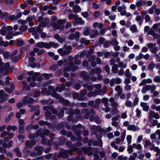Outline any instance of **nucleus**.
<instances>
[{
  "label": "nucleus",
  "mask_w": 160,
  "mask_h": 160,
  "mask_svg": "<svg viewBox=\"0 0 160 160\" xmlns=\"http://www.w3.org/2000/svg\"><path fill=\"white\" fill-rule=\"evenodd\" d=\"M49 133V130L44 127L42 128H39L36 131V134L37 136H40L42 138H43L46 136H48Z\"/></svg>",
  "instance_id": "1"
},
{
  "label": "nucleus",
  "mask_w": 160,
  "mask_h": 160,
  "mask_svg": "<svg viewBox=\"0 0 160 160\" xmlns=\"http://www.w3.org/2000/svg\"><path fill=\"white\" fill-rule=\"evenodd\" d=\"M36 46L40 48H45L47 49L50 48V46H49V42H39L37 43Z\"/></svg>",
  "instance_id": "2"
},
{
  "label": "nucleus",
  "mask_w": 160,
  "mask_h": 160,
  "mask_svg": "<svg viewBox=\"0 0 160 160\" xmlns=\"http://www.w3.org/2000/svg\"><path fill=\"white\" fill-rule=\"evenodd\" d=\"M92 148L90 147H83V151L84 153L85 154H88V155L90 156L92 155L93 153L92 151Z\"/></svg>",
  "instance_id": "3"
},
{
  "label": "nucleus",
  "mask_w": 160,
  "mask_h": 160,
  "mask_svg": "<svg viewBox=\"0 0 160 160\" xmlns=\"http://www.w3.org/2000/svg\"><path fill=\"white\" fill-rule=\"evenodd\" d=\"M80 76L83 77V79L85 81L88 80L89 78V76L85 71H82L80 73Z\"/></svg>",
  "instance_id": "4"
},
{
  "label": "nucleus",
  "mask_w": 160,
  "mask_h": 160,
  "mask_svg": "<svg viewBox=\"0 0 160 160\" xmlns=\"http://www.w3.org/2000/svg\"><path fill=\"white\" fill-rule=\"evenodd\" d=\"M67 109L66 107H63L61 109L60 112L57 113V115L59 118H61L64 116V111Z\"/></svg>",
  "instance_id": "5"
},
{
  "label": "nucleus",
  "mask_w": 160,
  "mask_h": 160,
  "mask_svg": "<svg viewBox=\"0 0 160 160\" xmlns=\"http://www.w3.org/2000/svg\"><path fill=\"white\" fill-rule=\"evenodd\" d=\"M84 23V21L82 20V18H79L73 22V25L74 26H76L78 24L83 25Z\"/></svg>",
  "instance_id": "6"
},
{
  "label": "nucleus",
  "mask_w": 160,
  "mask_h": 160,
  "mask_svg": "<svg viewBox=\"0 0 160 160\" xmlns=\"http://www.w3.org/2000/svg\"><path fill=\"white\" fill-rule=\"evenodd\" d=\"M98 141V142L96 140H94L92 142V145L94 146H98L99 147H102V140L100 138H98L97 139Z\"/></svg>",
  "instance_id": "7"
},
{
  "label": "nucleus",
  "mask_w": 160,
  "mask_h": 160,
  "mask_svg": "<svg viewBox=\"0 0 160 160\" xmlns=\"http://www.w3.org/2000/svg\"><path fill=\"white\" fill-rule=\"evenodd\" d=\"M43 149V147L39 146H37L34 148V149L37 151V154L38 156L41 155L42 154Z\"/></svg>",
  "instance_id": "8"
},
{
  "label": "nucleus",
  "mask_w": 160,
  "mask_h": 160,
  "mask_svg": "<svg viewBox=\"0 0 160 160\" xmlns=\"http://www.w3.org/2000/svg\"><path fill=\"white\" fill-rule=\"evenodd\" d=\"M92 151L95 152L93 154L94 158V160H98L99 158V156L97 154V152H98V151L97 150V148L95 147L93 148H92Z\"/></svg>",
  "instance_id": "9"
},
{
  "label": "nucleus",
  "mask_w": 160,
  "mask_h": 160,
  "mask_svg": "<svg viewBox=\"0 0 160 160\" xmlns=\"http://www.w3.org/2000/svg\"><path fill=\"white\" fill-rule=\"evenodd\" d=\"M147 103L141 102L140 103V106L143 108V110L145 112H147L149 109V106L148 105Z\"/></svg>",
  "instance_id": "10"
},
{
  "label": "nucleus",
  "mask_w": 160,
  "mask_h": 160,
  "mask_svg": "<svg viewBox=\"0 0 160 160\" xmlns=\"http://www.w3.org/2000/svg\"><path fill=\"white\" fill-rule=\"evenodd\" d=\"M72 95L73 99L77 98V100L78 101H83V100L81 99L80 95L78 93L74 92L72 93Z\"/></svg>",
  "instance_id": "11"
},
{
  "label": "nucleus",
  "mask_w": 160,
  "mask_h": 160,
  "mask_svg": "<svg viewBox=\"0 0 160 160\" xmlns=\"http://www.w3.org/2000/svg\"><path fill=\"white\" fill-rule=\"evenodd\" d=\"M115 90L118 92V96H120L122 93V88L119 85H118L116 86L115 88Z\"/></svg>",
  "instance_id": "12"
},
{
  "label": "nucleus",
  "mask_w": 160,
  "mask_h": 160,
  "mask_svg": "<svg viewBox=\"0 0 160 160\" xmlns=\"http://www.w3.org/2000/svg\"><path fill=\"white\" fill-rule=\"evenodd\" d=\"M73 11L76 13H77L80 12L81 10L80 7L78 5H75L73 7Z\"/></svg>",
  "instance_id": "13"
},
{
  "label": "nucleus",
  "mask_w": 160,
  "mask_h": 160,
  "mask_svg": "<svg viewBox=\"0 0 160 160\" xmlns=\"http://www.w3.org/2000/svg\"><path fill=\"white\" fill-rule=\"evenodd\" d=\"M52 25L56 29H60V30H62L64 28L63 26L61 27L59 25L55 22L52 23Z\"/></svg>",
  "instance_id": "14"
},
{
  "label": "nucleus",
  "mask_w": 160,
  "mask_h": 160,
  "mask_svg": "<svg viewBox=\"0 0 160 160\" xmlns=\"http://www.w3.org/2000/svg\"><path fill=\"white\" fill-rule=\"evenodd\" d=\"M16 43L18 47L22 46L24 44V42L21 40V38H18L15 40Z\"/></svg>",
  "instance_id": "15"
},
{
  "label": "nucleus",
  "mask_w": 160,
  "mask_h": 160,
  "mask_svg": "<svg viewBox=\"0 0 160 160\" xmlns=\"http://www.w3.org/2000/svg\"><path fill=\"white\" fill-rule=\"evenodd\" d=\"M128 130L134 131L137 130V128L135 125H130L128 127Z\"/></svg>",
  "instance_id": "16"
},
{
  "label": "nucleus",
  "mask_w": 160,
  "mask_h": 160,
  "mask_svg": "<svg viewBox=\"0 0 160 160\" xmlns=\"http://www.w3.org/2000/svg\"><path fill=\"white\" fill-rule=\"evenodd\" d=\"M65 139L63 137H61L59 139L58 144L62 145L65 143Z\"/></svg>",
  "instance_id": "17"
},
{
  "label": "nucleus",
  "mask_w": 160,
  "mask_h": 160,
  "mask_svg": "<svg viewBox=\"0 0 160 160\" xmlns=\"http://www.w3.org/2000/svg\"><path fill=\"white\" fill-rule=\"evenodd\" d=\"M145 1L141 0L137 2L136 3V4L137 7H141L143 4H145Z\"/></svg>",
  "instance_id": "18"
},
{
  "label": "nucleus",
  "mask_w": 160,
  "mask_h": 160,
  "mask_svg": "<svg viewBox=\"0 0 160 160\" xmlns=\"http://www.w3.org/2000/svg\"><path fill=\"white\" fill-rule=\"evenodd\" d=\"M28 26L27 25H22L19 29V30L22 32H24L28 29Z\"/></svg>",
  "instance_id": "19"
},
{
  "label": "nucleus",
  "mask_w": 160,
  "mask_h": 160,
  "mask_svg": "<svg viewBox=\"0 0 160 160\" xmlns=\"http://www.w3.org/2000/svg\"><path fill=\"white\" fill-rule=\"evenodd\" d=\"M118 66L117 64H114L112 68V71L114 73H117L118 72Z\"/></svg>",
  "instance_id": "20"
},
{
  "label": "nucleus",
  "mask_w": 160,
  "mask_h": 160,
  "mask_svg": "<svg viewBox=\"0 0 160 160\" xmlns=\"http://www.w3.org/2000/svg\"><path fill=\"white\" fill-rule=\"evenodd\" d=\"M38 108H39V106L38 105H37V106H36L35 105H29L28 106V107L29 108H31V109L30 110V112H32L34 111H35V110L37 109V107Z\"/></svg>",
  "instance_id": "21"
},
{
  "label": "nucleus",
  "mask_w": 160,
  "mask_h": 160,
  "mask_svg": "<svg viewBox=\"0 0 160 160\" xmlns=\"http://www.w3.org/2000/svg\"><path fill=\"white\" fill-rule=\"evenodd\" d=\"M21 54H19L18 56H15L13 57L12 58V59L15 63H17L18 62V59L21 58Z\"/></svg>",
  "instance_id": "22"
},
{
  "label": "nucleus",
  "mask_w": 160,
  "mask_h": 160,
  "mask_svg": "<svg viewBox=\"0 0 160 160\" xmlns=\"http://www.w3.org/2000/svg\"><path fill=\"white\" fill-rule=\"evenodd\" d=\"M49 46H50V48L52 46L54 48H58L59 46V45L58 43H56L52 42H49Z\"/></svg>",
  "instance_id": "23"
},
{
  "label": "nucleus",
  "mask_w": 160,
  "mask_h": 160,
  "mask_svg": "<svg viewBox=\"0 0 160 160\" xmlns=\"http://www.w3.org/2000/svg\"><path fill=\"white\" fill-rule=\"evenodd\" d=\"M25 130L23 126L22 125L20 126L19 128V133L21 134H23L24 133Z\"/></svg>",
  "instance_id": "24"
},
{
  "label": "nucleus",
  "mask_w": 160,
  "mask_h": 160,
  "mask_svg": "<svg viewBox=\"0 0 160 160\" xmlns=\"http://www.w3.org/2000/svg\"><path fill=\"white\" fill-rule=\"evenodd\" d=\"M82 133V131L81 129L76 130L74 132V134L77 137L80 136Z\"/></svg>",
  "instance_id": "25"
},
{
  "label": "nucleus",
  "mask_w": 160,
  "mask_h": 160,
  "mask_svg": "<svg viewBox=\"0 0 160 160\" xmlns=\"http://www.w3.org/2000/svg\"><path fill=\"white\" fill-rule=\"evenodd\" d=\"M59 50H61V51H62L61 55L62 56L67 55L69 54V51H67L66 50H63L62 48H60Z\"/></svg>",
  "instance_id": "26"
},
{
  "label": "nucleus",
  "mask_w": 160,
  "mask_h": 160,
  "mask_svg": "<svg viewBox=\"0 0 160 160\" xmlns=\"http://www.w3.org/2000/svg\"><path fill=\"white\" fill-rule=\"evenodd\" d=\"M118 67L119 68H125L127 67V64H124L123 62H121L118 63Z\"/></svg>",
  "instance_id": "27"
},
{
  "label": "nucleus",
  "mask_w": 160,
  "mask_h": 160,
  "mask_svg": "<svg viewBox=\"0 0 160 160\" xmlns=\"http://www.w3.org/2000/svg\"><path fill=\"white\" fill-rule=\"evenodd\" d=\"M6 28L5 27H2L1 30V34L3 36H5L6 32Z\"/></svg>",
  "instance_id": "28"
},
{
  "label": "nucleus",
  "mask_w": 160,
  "mask_h": 160,
  "mask_svg": "<svg viewBox=\"0 0 160 160\" xmlns=\"http://www.w3.org/2000/svg\"><path fill=\"white\" fill-rule=\"evenodd\" d=\"M119 43L116 39H115L113 40V39H112L111 41L110 42V45H112L113 46L117 45Z\"/></svg>",
  "instance_id": "29"
},
{
  "label": "nucleus",
  "mask_w": 160,
  "mask_h": 160,
  "mask_svg": "<svg viewBox=\"0 0 160 160\" xmlns=\"http://www.w3.org/2000/svg\"><path fill=\"white\" fill-rule=\"evenodd\" d=\"M51 112L48 111H46L45 112V119L46 120H48V118L51 116Z\"/></svg>",
  "instance_id": "30"
},
{
  "label": "nucleus",
  "mask_w": 160,
  "mask_h": 160,
  "mask_svg": "<svg viewBox=\"0 0 160 160\" xmlns=\"http://www.w3.org/2000/svg\"><path fill=\"white\" fill-rule=\"evenodd\" d=\"M63 48L64 49H66L67 51H69V53H70L72 49V48L71 46H67L66 45H64Z\"/></svg>",
  "instance_id": "31"
},
{
  "label": "nucleus",
  "mask_w": 160,
  "mask_h": 160,
  "mask_svg": "<svg viewBox=\"0 0 160 160\" xmlns=\"http://www.w3.org/2000/svg\"><path fill=\"white\" fill-rule=\"evenodd\" d=\"M87 93V91L86 89H83L82 91L81 92L80 94V97L81 99L84 100L83 97Z\"/></svg>",
  "instance_id": "32"
},
{
  "label": "nucleus",
  "mask_w": 160,
  "mask_h": 160,
  "mask_svg": "<svg viewBox=\"0 0 160 160\" xmlns=\"http://www.w3.org/2000/svg\"><path fill=\"white\" fill-rule=\"evenodd\" d=\"M156 66V64L154 63L153 62H151L149 65L148 67V68L149 70H152L153 68H154Z\"/></svg>",
  "instance_id": "33"
},
{
  "label": "nucleus",
  "mask_w": 160,
  "mask_h": 160,
  "mask_svg": "<svg viewBox=\"0 0 160 160\" xmlns=\"http://www.w3.org/2000/svg\"><path fill=\"white\" fill-rule=\"evenodd\" d=\"M150 122L151 123H152V124L149 125V126L150 127H151L152 126H155L158 123V121L157 120L153 119L152 120V121H150Z\"/></svg>",
  "instance_id": "34"
},
{
  "label": "nucleus",
  "mask_w": 160,
  "mask_h": 160,
  "mask_svg": "<svg viewBox=\"0 0 160 160\" xmlns=\"http://www.w3.org/2000/svg\"><path fill=\"white\" fill-rule=\"evenodd\" d=\"M137 30V28L136 25H133L131 26L130 28V30L132 31V32H136Z\"/></svg>",
  "instance_id": "35"
},
{
  "label": "nucleus",
  "mask_w": 160,
  "mask_h": 160,
  "mask_svg": "<svg viewBox=\"0 0 160 160\" xmlns=\"http://www.w3.org/2000/svg\"><path fill=\"white\" fill-rule=\"evenodd\" d=\"M8 15V13L7 12H5L4 13H1L0 14V18L2 19H3L6 17H7Z\"/></svg>",
  "instance_id": "36"
},
{
  "label": "nucleus",
  "mask_w": 160,
  "mask_h": 160,
  "mask_svg": "<svg viewBox=\"0 0 160 160\" xmlns=\"http://www.w3.org/2000/svg\"><path fill=\"white\" fill-rule=\"evenodd\" d=\"M125 74L128 78H130L131 77L132 74L130 73L129 69H127L126 70Z\"/></svg>",
  "instance_id": "37"
},
{
  "label": "nucleus",
  "mask_w": 160,
  "mask_h": 160,
  "mask_svg": "<svg viewBox=\"0 0 160 160\" xmlns=\"http://www.w3.org/2000/svg\"><path fill=\"white\" fill-rule=\"evenodd\" d=\"M52 95L58 99L61 97L59 94L56 93L54 91H53Z\"/></svg>",
  "instance_id": "38"
},
{
  "label": "nucleus",
  "mask_w": 160,
  "mask_h": 160,
  "mask_svg": "<svg viewBox=\"0 0 160 160\" xmlns=\"http://www.w3.org/2000/svg\"><path fill=\"white\" fill-rule=\"evenodd\" d=\"M13 3V0H6L5 4L8 6H10Z\"/></svg>",
  "instance_id": "39"
},
{
  "label": "nucleus",
  "mask_w": 160,
  "mask_h": 160,
  "mask_svg": "<svg viewBox=\"0 0 160 160\" xmlns=\"http://www.w3.org/2000/svg\"><path fill=\"white\" fill-rule=\"evenodd\" d=\"M6 38L7 40H10L13 38V36L12 34V32L8 33V34L6 35Z\"/></svg>",
  "instance_id": "40"
},
{
  "label": "nucleus",
  "mask_w": 160,
  "mask_h": 160,
  "mask_svg": "<svg viewBox=\"0 0 160 160\" xmlns=\"http://www.w3.org/2000/svg\"><path fill=\"white\" fill-rule=\"evenodd\" d=\"M152 80L150 78H148L146 80L145 79H143L142 81V82L143 84H145L146 82H147L148 83H150L152 82Z\"/></svg>",
  "instance_id": "41"
},
{
  "label": "nucleus",
  "mask_w": 160,
  "mask_h": 160,
  "mask_svg": "<svg viewBox=\"0 0 160 160\" xmlns=\"http://www.w3.org/2000/svg\"><path fill=\"white\" fill-rule=\"evenodd\" d=\"M110 42L108 41H105L103 44V46L105 48H108L110 46Z\"/></svg>",
  "instance_id": "42"
},
{
  "label": "nucleus",
  "mask_w": 160,
  "mask_h": 160,
  "mask_svg": "<svg viewBox=\"0 0 160 160\" xmlns=\"http://www.w3.org/2000/svg\"><path fill=\"white\" fill-rule=\"evenodd\" d=\"M57 68V66L56 65L53 64L49 67V69L50 70H52L54 71L56 70Z\"/></svg>",
  "instance_id": "43"
},
{
  "label": "nucleus",
  "mask_w": 160,
  "mask_h": 160,
  "mask_svg": "<svg viewBox=\"0 0 160 160\" xmlns=\"http://www.w3.org/2000/svg\"><path fill=\"white\" fill-rule=\"evenodd\" d=\"M125 105L128 107H131L132 102L130 100H126L125 103Z\"/></svg>",
  "instance_id": "44"
},
{
  "label": "nucleus",
  "mask_w": 160,
  "mask_h": 160,
  "mask_svg": "<svg viewBox=\"0 0 160 160\" xmlns=\"http://www.w3.org/2000/svg\"><path fill=\"white\" fill-rule=\"evenodd\" d=\"M132 136L131 135H128L126 138L127 142L128 144H130L132 141Z\"/></svg>",
  "instance_id": "45"
},
{
  "label": "nucleus",
  "mask_w": 160,
  "mask_h": 160,
  "mask_svg": "<svg viewBox=\"0 0 160 160\" xmlns=\"http://www.w3.org/2000/svg\"><path fill=\"white\" fill-rule=\"evenodd\" d=\"M65 106H69L70 105V102L69 100L65 99L63 103Z\"/></svg>",
  "instance_id": "46"
},
{
  "label": "nucleus",
  "mask_w": 160,
  "mask_h": 160,
  "mask_svg": "<svg viewBox=\"0 0 160 160\" xmlns=\"http://www.w3.org/2000/svg\"><path fill=\"white\" fill-rule=\"evenodd\" d=\"M126 135V131L125 130L123 131L122 134L121 136V142H123L125 139Z\"/></svg>",
  "instance_id": "47"
},
{
  "label": "nucleus",
  "mask_w": 160,
  "mask_h": 160,
  "mask_svg": "<svg viewBox=\"0 0 160 160\" xmlns=\"http://www.w3.org/2000/svg\"><path fill=\"white\" fill-rule=\"evenodd\" d=\"M153 81L154 82L159 83L160 82V76H156L154 78Z\"/></svg>",
  "instance_id": "48"
},
{
  "label": "nucleus",
  "mask_w": 160,
  "mask_h": 160,
  "mask_svg": "<svg viewBox=\"0 0 160 160\" xmlns=\"http://www.w3.org/2000/svg\"><path fill=\"white\" fill-rule=\"evenodd\" d=\"M100 15V12L98 11H95L93 13V16L95 18H97Z\"/></svg>",
  "instance_id": "49"
},
{
  "label": "nucleus",
  "mask_w": 160,
  "mask_h": 160,
  "mask_svg": "<svg viewBox=\"0 0 160 160\" xmlns=\"http://www.w3.org/2000/svg\"><path fill=\"white\" fill-rule=\"evenodd\" d=\"M41 92L40 91H36L34 92L33 97L34 98L38 97L40 94Z\"/></svg>",
  "instance_id": "50"
},
{
  "label": "nucleus",
  "mask_w": 160,
  "mask_h": 160,
  "mask_svg": "<svg viewBox=\"0 0 160 160\" xmlns=\"http://www.w3.org/2000/svg\"><path fill=\"white\" fill-rule=\"evenodd\" d=\"M127 151L129 153H131L133 152V149L131 145H130L128 146Z\"/></svg>",
  "instance_id": "51"
},
{
  "label": "nucleus",
  "mask_w": 160,
  "mask_h": 160,
  "mask_svg": "<svg viewBox=\"0 0 160 160\" xmlns=\"http://www.w3.org/2000/svg\"><path fill=\"white\" fill-rule=\"evenodd\" d=\"M139 98L138 97H136L133 101V106H135L138 103L139 101Z\"/></svg>",
  "instance_id": "52"
},
{
  "label": "nucleus",
  "mask_w": 160,
  "mask_h": 160,
  "mask_svg": "<svg viewBox=\"0 0 160 160\" xmlns=\"http://www.w3.org/2000/svg\"><path fill=\"white\" fill-rule=\"evenodd\" d=\"M117 112V109L113 108L111 111V113L112 115H115Z\"/></svg>",
  "instance_id": "53"
},
{
  "label": "nucleus",
  "mask_w": 160,
  "mask_h": 160,
  "mask_svg": "<svg viewBox=\"0 0 160 160\" xmlns=\"http://www.w3.org/2000/svg\"><path fill=\"white\" fill-rule=\"evenodd\" d=\"M81 14L84 18H87L89 16L87 12H81Z\"/></svg>",
  "instance_id": "54"
},
{
  "label": "nucleus",
  "mask_w": 160,
  "mask_h": 160,
  "mask_svg": "<svg viewBox=\"0 0 160 160\" xmlns=\"http://www.w3.org/2000/svg\"><path fill=\"white\" fill-rule=\"evenodd\" d=\"M135 19L137 22H139V21H140L141 20H143L144 19L143 16H141L139 15H138L136 17Z\"/></svg>",
  "instance_id": "55"
},
{
  "label": "nucleus",
  "mask_w": 160,
  "mask_h": 160,
  "mask_svg": "<svg viewBox=\"0 0 160 160\" xmlns=\"http://www.w3.org/2000/svg\"><path fill=\"white\" fill-rule=\"evenodd\" d=\"M73 87L76 90H77L80 89L81 86L79 83H76Z\"/></svg>",
  "instance_id": "56"
},
{
  "label": "nucleus",
  "mask_w": 160,
  "mask_h": 160,
  "mask_svg": "<svg viewBox=\"0 0 160 160\" xmlns=\"http://www.w3.org/2000/svg\"><path fill=\"white\" fill-rule=\"evenodd\" d=\"M90 33V32L88 28H87L84 32L83 34L86 36H87L89 35Z\"/></svg>",
  "instance_id": "57"
},
{
  "label": "nucleus",
  "mask_w": 160,
  "mask_h": 160,
  "mask_svg": "<svg viewBox=\"0 0 160 160\" xmlns=\"http://www.w3.org/2000/svg\"><path fill=\"white\" fill-rule=\"evenodd\" d=\"M75 39L76 41H78L80 37V33L79 32L77 31L75 32Z\"/></svg>",
  "instance_id": "58"
},
{
  "label": "nucleus",
  "mask_w": 160,
  "mask_h": 160,
  "mask_svg": "<svg viewBox=\"0 0 160 160\" xmlns=\"http://www.w3.org/2000/svg\"><path fill=\"white\" fill-rule=\"evenodd\" d=\"M30 89V87L28 85H25L22 86V90H26V91H29Z\"/></svg>",
  "instance_id": "59"
},
{
  "label": "nucleus",
  "mask_w": 160,
  "mask_h": 160,
  "mask_svg": "<svg viewBox=\"0 0 160 160\" xmlns=\"http://www.w3.org/2000/svg\"><path fill=\"white\" fill-rule=\"evenodd\" d=\"M31 129H32V125L29 124L27 127L26 131L29 133L30 132Z\"/></svg>",
  "instance_id": "60"
},
{
  "label": "nucleus",
  "mask_w": 160,
  "mask_h": 160,
  "mask_svg": "<svg viewBox=\"0 0 160 160\" xmlns=\"http://www.w3.org/2000/svg\"><path fill=\"white\" fill-rule=\"evenodd\" d=\"M62 74V72L61 70L60 69L58 71H57L55 73V76H56L58 77L61 76Z\"/></svg>",
  "instance_id": "61"
},
{
  "label": "nucleus",
  "mask_w": 160,
  "mask_h": 160,
  "mask_svg": "<svg viewBox=\"0 0 160 160\" xmlns=\"http://www.w3.org/2000/svg\"><path fill=\"white\" fill-rule=\"evenodd\" d=\"M68 113L69 115L73 116L74 114V111L72 108L69 109Z\"/></svg>",
  "instance_id": "62"
},
{
  "label": "nucleus",
  "mask_w": 160,
  "mask_h": 160,
  "mask_svg": "<svg viewBox=\"0 0 160 160\" xmlns=\"http://www.w3.org/2000/svg\"><path fill=\"white\" fill-rule=\"evenodd\" d=\"M56 118L54 115H51L49 118H48V119L51 121H55L56 120Z\"/></svg>",
  "instance_id": "63"
},
{
  "label": "nucleus",
  "mask_w": 160,
  "mask_h": 160,
  "mask_svg": "<svg viewBox=\"0 0 160 160\" xmlns=\"http://www.w3.org/2000/svg\"><path fill=\"white\" fill-rule=\"evenodd\" d=\"M104 41L105 39L104 38L102 37H101L99 39L98 42L100 44H103L104 42Z\"/></svg>",
  "instance_id": "64"
}]
</instances>
